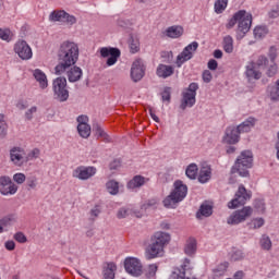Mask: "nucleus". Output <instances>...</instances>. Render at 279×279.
Segmentation results:
<instances>
[{"label": "nucleus", "instance_id": "49530a36", "mask_svg": "<svg viewBox=\"0 0 279 279\" xmlns=\"http://www.w3.org/2000/svg\"><path fill=\"white\" fill-rule=\"evenodd\" d=\"M272 101H279V80L276 82V88L270 92Z\"/></svg>", "mask_w": 279, "mask_h": 279}, {"label": "nucleus", "instance_id": "cd10ccee", "mask_svg": "<svg viewBox=\"0 0 279 279\" xmlns=\"http://www.w3.org/2000/svg\"><path fill=\"white\" fill-rule=\"evenodd\" d=\"M94 132L97 136V140L104 141L105 143H110V135L104 132V129L99 126V124L94 125Z\"/></svg>", "mask_w": 279, "mask_h": 279}, {"label": "nucleus", "instance_id": "2f4dec72", "mask_svg": "<svg viewBox=\"0 0 279 279\" xmlns=\"http://www.w3.org/2000/svg\"><path fill=\"white\" fill-rule=\"evenodd\" d=\"M129 49L131 53H138L141 51V41L136 37H131L129 40Z\"/></svg>", "mask_w": 279, "mask_h": 279}, {"label": "nucleus", "instance_id": "58836bf2", "mask_svg": "<svg viewBox=\"0 0 279 279\" xmlns=\"http://www.w3.org/2000/svg\"><path fill=\"white\" fill-rule=\"evenodd\" d=\"M265 226V219L263 218H254L248 223L251 230H258V228H263Z\"/></svg>", "mask_w": 279, "mask_h": 279}, {"label": "nucleus", "instance_id": "052dcab7", "mask_svg": "<svg viewBox=\"0 0 279 279\" xmlns=\"http://www.w3.org/2000/svg\"><path fill=\"white\" fill-rule=\"evenodd\" d=\"M268 56L270 58V62H275L276 58L278 57L276 47H270Z\"/></svg>", "mask_w": 279, "mask_h": 279}, {"label": "nucleus", "instance_id": "f3484780", "mask_svg": "<svg viewBox=\"0 0 279 279\" xmlns=\"http://www.w3.org/2000/svg\"><path fill=\"white\" fill-rule=\"evenodd\" d=\"M238 29L242 34H247L250 27H252V14L244 11L242 19L238 20Z\"/></svg>", "mask_w": 279, "mask_h": 279}, {"label": "nucleus", "instance_id": "e2e57ef3", "mask_svg": "<svg viewBox=\"0 0 279 279\" xmlns=\"http://www.w3.org/2000/svg\"><path fill=\"white\" fill-rule=\"evenodd\" d=\"M10 182H12V180L9 177H1L0 178V186H8V184H10Z\"/></svg>", "mask_w": 279, "mask_h": 279}, {"label": "nucleus", "instance_id": "f257e3e1", "mask_svg": "<svg viewBox=\"0 0 279 279\" xmlns=\"http://www.w3.org/2000/svg\"><path fill=\"white\" fill-rule=\"evenodd\" d=\"M59 63L54 68L56 75L66 73L80 58V48L77 44L65 41L61 44L58 52Z\"/></svg>", "mask_w": 279, "mask_h": 279}, {"label": "nucleus", "instance_id": "9d476101", "mask_svg": "<svg viewBox=\"0 0 279 279\" xmlns=\"http://www.w3.org/2000/svg\"><path fill=\"white\" fill-rule=\"evenodd\" d=\"M199 44L197 41H193L192 44L187 45L183 51L177 57L175 64L180 69L184 62H189L193 58V53L197 51Z\"/></svg>", "mask_w": 279, "mask_h": 279}, {"label": "nucleus", "instance_id": "5fc2aeb1", "mask_svg": "<svg viewBox=\"0 0 279 279\" xmlns=\"http://www.w3.org/2000/svg\"><path fill=\"white\" fill-rule=\"evenodd\" d=\"M63 23H69L70 25H75V23H77V20L75 19V16L70 15L69 13L65 12Z\"/></svg>", "mask_w": 279, "mask_h": 279}, {"label": "nucleus", "instance_id": "72a5a7b5", "mask_svg": "<svg viewBox=\"0 0 279 279\" xmlns=\"http://www.w3.org/2000/svg\"><path fill=\"white\" fill-rule=\"evenodd\" d=\"M243 16H245V11H239L236 12L233 17L228 22L227 24V28L228 29H232V27L234 25H236V23H239V20L243 19Z\"/></svg>", "mask_w": 279, "mask_h": 279}, {"label": "nucleus", "instance_id": "0e129e2a", "mask_svg": "<svg viewBox=\"0 0 279 279\" xmlns=\"http://www.w3.org/2000/svg\"><path fill=\"white\" fill-rule=\"evenodd\" d=\"M77 123H78V125H82V124L87 125L88 124V117L87 116H80L77 118Z\"/></svg>", "mask_w": 279, "mask_h": 279}, {"label": "nucleus", "instance_id": "aec40b11", "mask_svg": "<svg viewBox=\"0 0 279 279\" xmlns=\"http://www.w3.org/2000/svg\"><path fill=\"white\" fill-rule=\"evenodd\" d=\"M156 73L158 77H162L163 80H167V77H171V75L175 73V69L173 68V65L159 64L157 66Z\"/></svg>", "mask_w": 279, "mask_h": 279}, {"label": "nucleus", "instance_id": "e433bc0d", "mask_svg": "<svg viewBox=\"0 0 279 279\" xmlns=\"http://www.w3.org/2000/svg\"><path fill=\"white\" fill-rule=\"evenodd\" d=\"M197 165L192 163L186 168L185 174L190 178V180H195L197 178Z\"/></svg>", "mask_w": 279, "mask_h": 279}, {"label": "nucleus", "instance_id": "b1692460", "mask_svg": "<svg viewBox=\"0 0 279 279\" xmlns=\"http://www.w3.org/2000/svg\"><path fill=\"white\" fill-rule=\"evenodd\" d=\"M254 125H256V119L248 118L246 121H244L236 128V131L240 134H244L245 132H250V130H252Z\"/></svg>", "mask_w": 279, "mask_h": 279}, {"label": "nucleus", "instance_id": "dca6fc26", "mask_svg": "<svg viewBox=\"0 0 279 279\" xmlns=\"http://www.w3.org/2000/svg\"><path fill=\"white\" fill-rule=\"evenodd\" d=\"M145 76V64L141 59H137L133 62L131 68V77L133 82H141Z\"/></svg>", "mask_w": 279, "mask_h": 279}, {"label": "nucleus", "instance_id": "2eb2a0df", "mask_svg": "<svg viewBox=\"0 0 279 279\" xmlns=\"http://www.w3.org/2000/svg\"><path fill=\"white\" fill-rule=\"evenodd\" d=\"M95 173H97V168L80 166L73 171L72 175L78 180H90Z\"/></svg>", "mask_w": 279, "mask_h": 279}, {"label": "nucleus", "instance_id": "09e8293b", "mask_svg": "<svg viewBox=\"0 0 279 279\" xmlns=\"http://www.w3.org/2000/svg\"><path fill=\"white\" fill-rule=\"evenodd\" d=\"M36 112H38V108L37 107H32L31 109H28L25 112V119L27 121H32V119H34V114H36Z\"/></svg>", "mask_w": 279, "mask_h": 279}, {"label": "nucleus", "instance_id": "423d86ee", "mask_svg": "<svg viewBox=\"0 0 279 279\" xmlns=\"http://www.w3.org/2000/svg\"><path fill=\"white\" fill-rule=\"evenodd\" d=\"M52 90L59 101H66L69 99V89L66 88V77L59 76L52 82Z\"/></svg>", "mask_w": 279, "mask_h": 279}, {"label": "nucleus", "instance_id": "69168bd1", "mask_svg": "<svg viewBox=\"0 0 279 279\" xmlns=\"http://www.w3.org/2000/svg\"><path fill=\"white\" fill-rule=\"evenodd\" d=\"M99 213H101V210L99 209V206H96L94 209H92L90 210L92 219L99 217Z\"/></svg>", "mask_w": 279, "mask_h": 279}, {"label": "nucleus", "instance_id": "1a4fd4ad", "mask_svg": "<svg viewBox=\"0 0 279 279\" xmlns=\"http://www.w3.org/2000/svg\"><path fill=\"white\" fill-rule=\"evenodd\" d=\"M124 269L130 276H134L135 278L143 276V264L141 263V259L136 257H128L124 260Z\"/></svg>", "mask_w": 279, "mask_h": 279}, {"label": "nucleus", "instance_id": "4468645a", "mask_svg": "<svg viewBox=\"0 0 279 279\" xmlns=\"http://www.w3.org/2000/svg\"><path fill=\"white\" fill-rule=\"evenodd\" d=\"M11 162L16 167H23L27 162V154L21 147H14L10 150Z\"/></svg>", "mask_w": 279, "mask_h": 279}, {"label": "nucleus", "instance_id": "f8f14e48", "mask_svg": "<svg viewBox=\"0 0 279 279\" xmlns=\"http://www.w3.org/2000/svg\"><path fill=\"white\" fill-rule=\"evenodd\" d=\"M197 88H199L197 83H191L187 90L183 93V102L181 105L183 110L186 108V106L191 108L195 105V95H197Z\"/></svg>", "mask_w": 279, "mask_h": 279}, {"label": "nucleus", "instance_id": "603ef678", "mask_svg": "<svg viewBox=\"0 0 279 279\" xmlns=\"http://www.w3.org/2000/svg\"><path fill=\"white\" fill-rule=\"evenodd\" d=\"M162 101H171V87H166L161 93Z\"/></svg>", "mask_w": 279, "mask_h": 279}, {"label": "nucleus", "instance_id": "338daca9", "mask_svg": "<svg viewBox=\"0 0 279 279\" xmlns=\"http://www.w3.org/2000/svg\"><path fill=\"white\" fill-rule=\"evenodd\" d=\"M189 265H191V259L185 258L183 262V265H181V270H183L185 272L186 269H189Z\"/></svg>", "mask_w": 279, "mask_h": 279}, {"label": "nucleus", "instance_id": "39448f33", "mask_svg": "<svg viewBox=\"0 0 279 279\" xmlns=\"http://www.w3.org/2000/svg\"><path fill=\"white\" fill-rule=\"evenodd\" d=\"M186 193H189V187L182 181L174 182V190L171 194L163 201V206L166 208H175V205L179 202H182L184 197H186Z\"/></svg>", "mask_w": 279, "mask_h": 279}, {"label": "nucleus", "instance_id": "c9c22d12", "mask_svg": "<svg viewBox=\"0 0 279 279\" xmlns=\"http://www.w3.org/2000/svg\"><path fill=\"white\" fill-rule=\"evenodd\" d=\"M108 193L110 195H118L119 194V182L111 180L106 184Z\"/></svg>", "mask_w": 279, "mask_h": 279}, {"label": "nucleus", "instance_id": "c85d7f7f", "mask_svg": "<svg viewBox=\"0 0 279 279\" xmlns=\"http://www.w3.org/2000/svg\"><path fill=\"white\" fill-rule=\"evenodd\" d=\"M114 271H117V265L110 263L107 267L102 270V278L104 279H114Z\"/></svg>", "mask_w": 279, "mask_h": 279}, {"label": "nucleus", "instance_id": "13d9d810", "mask_svg": "<svg viewBox=\"0 0 279 279\" xmlns=\"http://www.w3.org/2000/svg\"><path fill=\"white\" fill-rule=\"evenodd\" d=\"M13 180L17 184H23V182H25V175L23 173H16L13 175Z\"/></svg>", "mask_w": 279, "mask_h": 279}, {"label": "nucleus", "instance_id": "393cba45", "mask_svg": "<svg viewBox=\"0 0 279 279\" xmlns=\"http://www.w3.org/2000/svg\"><path fill=\"white\" fill-rule=\"evenodd\" d=\"M195 252H197V240H195L194 238H190L185 243L184 253L187 256H193Z\"/></svg>", "mask_w": 279, "mask_h": 279}, {"label": "nucleus", "instance_id": "a18cd8bd", "mask_svg": "<svg viewBox=\"0 0 279 279\" xmlns=\"http://www.w3.org/2000/svg\"><path fill=\"white\" fill-rule=\"evenodd\" d=\"M3 119H5V117L0 114V136H5V131L8 130V124Z\"/></svg>", "mask_w": 279, "mask_h": 279}, {"label": "nucleus", "instance_id": "c756f323", "mask_svg": "<svg viewBox=\"0 0 279 279\" xmlns=\"http://www.w3.org/2000/svg\"><path fill=\"white\" fill-rule=\"evenodd\" d=\"M16 191H19V186H16L12 181L3 187H0V193L2 195H14Z\"/></svg>", "mask_w": 279, "mask_h": 279}, {"label": "nucleus", "instance_id": "473e14b6", "mask_svg": "<svg viewBox=\"0 0 279 279\" xmlns=\"http://www.w3.org/2000/svg\"><path fill=\"white\" fill-rule=\"evenodd\" d=\"M223 50L226 53H232V51H234V40L231 36H226L223 38Z\"/></svg>", "mask_w": 279, "mask_h": 279}, {"label": "nucleus", "instance_id": "680f3d73", "mask_svg": "<svg viewBox=\"0 0 279 279\" xmlns=\"http://www.w3.org/2000/svg\"><path fill=\"white\" fill-rule=\"evenodd\" d=\"M4 247L9 252H13V250H15V247H16V243H14V241H8V242H5Z\"/></svg>", "mask_w": 279, "mask_h": 279}, {"label": "nucleus", "instance_id": "f704fd0d", "mask_svg": "<svg viewBox=\"0 0 279 279\" xmlns=\"http://www.w3.org/2000/svg\"><path fill=\"white\" fill-rule=\"evenodd\" d=\"M77 132L82 138H88L90 136V125L88 124H78Z\"/></svg>", "mask_w": 279, "mask_h": 279}, {"label": "nucleus", "instance_id": "a19ab883", "mask_svg": "<svg viewBox=\"0 0 279 279\" xmlns=\"http://www.w3.org/2000/svg\"><path fill=\"white\" fill-rule=\"evenodd\" d=\"M13 36L14 35L12 34V31H10L9 28H0L1 40H5L7 43H10Z\"/></svg>", "mask_w": 279, "mask_h": 279}, {"label": "nucleus", "instance_id": "9b49d317", "mask_svg": "<svg viewBox=\"0 0 279 279\" xmlns=\"http://www.w3.org/2000/svg\"><path fill=\"white\" fill-rule=\"evenodd\" d=\"M14 52L21 58V60H32L34 52H32V47L25 40H19L14 45Z\"/></svg>", "mask_w": 279, "mask_h": 279}, {"label": "nucleus", "instance_id": "bb28decb", "mask_svg": "<svg viewBox=\"0 0 279 279\" xmlns=\"http://www.w3.org/2000/svg\"><path fill=\"white\" fill-rule=\"evenodd\" d=\"M228 256H229V260L231 263H239V260L245 259V253H243L239 248L231 250V252H229Z\"/></svg>", "mask_w": 279, "mask_h": 279}, {"label": "nucleus", "instance_id": "6ab92c4d", "mask_svg": "<svg viewBox=\"0 0 279 279\" xmlns=\"http://www.w3.org/2000/svg\"><path fill=\"white\" fill-rule=\"evenodd\" d=\"M239 131L232 126H229L226 130V135L223 137V141L228 144V145H235V143H239Z\"/></svg>", "mask_w": 279, "mask_h": 279}, {"label": "nucleus", "instance_id": "ea45409f", "mask_svg": "<svg viewBox=\"0 0 279 279\" xmlns=\"http://www.w3.org/2000/svg\"><path fill=\"white\" fill-rule=\"evenodd\" d=\"M226 8H228V0H216L215 12L217 14H221V12H223V10H226Z\"/></svg>", "mask_w": 279, "mask_h": 279}, {"label": "nucleus", "instance_id": "0eeeda50", "mask_svg": "<svg viewBox=\"0 0 279 279\" xmlns=\"http://www.w3.org/2000/svg\"><path fill=\"white\" fill-rule=\"evenodd\" d=\"M252 198V192H247L244 185H240L234 198L228 203V208L234 209L239 208V206H245L248 199Z\"/></svg>", "mask_w": 279, "mask_h": 279}, {"label": "nucleus", "instance_id": "774afa93", "mask_svg": "<svg viewBox=\"0 0 279 279\" xmlns=\"http://www.w3.org/2000/svg\"><path fill=\"white\" fill-rule=\"evenodd\" d=\"M245 277V272H243V270H238L234 275L233 278L234 279H243Z\"/></svg>", "mask_w": 279, "mask_h": 279}, {"label": "nucleus", "instance_id": "5701e85b", "mask_svg": "<svg viewBox=\"0 0 279 279\" xmlns=\"http://www.w3.org/2000/svg\"><path fill=\"white\" fill-rule=\"evenodd\" d=\"M182 34H184V28L182 26L174 25L166 29V36H168V38H180Z\"/></svg>", "mask_w": 279, "mask_h": 279}, {"label": "nucleus", "instance_id": "a211bd4d", "mask_svg": "<svg viewBox=\"0 0 279 279\" xmlns=\"http://www.w3.org/2000/svg\"><path fill=\"white\" fill-rule=\"evenodd\" d=\"M33 76L36 80V82L39 84V88L45 90L49 86V80H47V74L43 72L40 69H36L33 71Z\"/></svg>", "mask_w": 279, "mask_h": 279}, {"label": "nucleus", "instance_id": "6e6552de", "mask_svg": "<svg viewBox=\"0 0 279 279\" xmlns=\"http://www.w3.org/2000/svg\"><path fill=\"white\" fill-rule=\"evenodd\" d=\"M252 213H254V209L252 207L246 206L242 209L235 210L232 213V215L227 219V223L229 226H239V223H243L248 217H252Z\"/></svg>", "mask_w": 279, "mask_h": 279}, {"label": "nucleus", "instance_id": "3c124183", "mask_svg": "<svg viewBox=\"0 0 279 279\" xmlns=\"http://www.w3.org/2000/svg\"><path fill=\"white\" fill-rule=\"evenodd\" d=\"M40 156V149L34 148L28 155H26V160L29 162V160H34V158H38Z\"/></svg>", "mask_w": 279, "mask_h": 279}, {"label": "nucleus", "instance_id": "37998d69", "mask_svg": "<svg viewBox=\"0 0 279 279\" xmlns=\"http://www.w3.org/2000/svg\"><path fill=\"white\" fill-rule=\"evenodd\" d=\"M259 243L263 250H271V239H269V236L263 235Z\"/></svg>", "mask_w": 279, "mask_h": 279}, {"label": "nucleus", "instance_id": "4c0bfd02", "mask_svg": "<svg viewBox=\"0 0 279 279\" xmlns=\"http://www.w3.org/2000/svg\"><path fill=\"white\" fill-rule=\"evenodd\" d=\"M66 16V12L64 11H53L51 14H50V21H54V22H62L64 23V17Z\"/></svg>", "mask_w": 279, "mask_h": 279}, {"label": "nucleus", "instance_id": "a878e982", "mask_svg": "<svg viewBox=\"0 0 279 279\" xmlns=\"http://www.w3.org/2000/svg\"><path fill=\"white\" fill-rule=\"evenodd\" d=\"M210 215H213V205L203 203L196 214V217L197 219H202V217H210Z\"/></svg>", "mask_w": 279, "mask_h": 279}, {"label": "nucleus", "instance_id": "7c9ffc66", "mask_svg": "<svg viewBox=\"0 0 279 279\" xmlns=\"http://www.w3.org/2000/svg\"><path fill=\"white\" fill-rule=\"evenodd\" d=\"M145 184V178L142 175H136L128 183L129 189H138Z\"/></svg>", "mask_w": 279, "mask_h": 279}, {"label": "nucleus", "instance_id": "c03bdc74", "mask_svg": "<svg viewBox=\"0 0 279 279\" xmlns=\"http://www.w3.org/2000/svg\"><path fill=\"white\" fill-rule=\"evenodd\" d=\"M254 36H255V38H264V36H267V27H265V26H257L254 29Z\"/></svg>", "mask_w": 279, "mask_h": 279}, {"label": "nucleus", "instance_id": "bf43d9fd", "mask_svg": "<svg viewBox=\"0 0 279 279\" xmlns=\"http://www.w3.org/2000/svg\"><path fill=\"white\" fill-rule=\"evenodd\" d=\"M207 66L210 71H217V68L219 66V63H217V60L210 59L207 63Z\"/></svg>", "mask_w": 279, "mask_h": 279}, {"label": "nucleus", "instance_id": "864d4df0", "mask_svg": "<svg viewBox=\"0 0 279 279\" xmlns=\"http://www.w3.org/2000/svg\"><path fill=\"white\" fill-rule=\"evenodd\" d=\"M14 239L17 243H27V236L23 232L15 233Z\"/></svg>", "mask_w": 279, "mask_h": 279}, {"label": "nucleus", "instance_id": "412c9836", "mask_svg": "<svg viewBox=\"0 0 279 279\" xmlns=\"http://www.w3.org/2000/svg\"><path fill=\"white\" fill-rule=\"evenodd\" d=\"M211 175H213V171L210 169V166L208 165L202 166L198 173V182H201V184H206V182L210 180Z\"/></svg>", "mask_w": 279, "mask_h": 279}, {"label": "nucleus", "instance_id": "20e7f679", "mask_svg": "<svg viewBox=\"0 0 279 279\" xmlns=\"http://www.w3.org/2000/svg\"><path fill=\"white\" fill-rule=\"evenodd\" d=\"M252 162H254L252 151H242L238 157L235 165L231 169V173H239V175H242V178H247V175H250V171H247V169H252Z\"/></svg>", "mask_w": 279, "mask_h": 279}, {"label": "nucleus", "instance_id": "de8ad7c7", "mask_svg": "<svg viewBox=\"0 0 279 279\" xmlns=\"http://www.w3.org/2000/svg\"><path fill=\"white\" fill-rule=\"evenodd\" d=\"M129 215H132V210L123 207L118 211V219H125Z\"/></svg>", "mask_w": 279, "mask_h": 279}, {"label": "nucleus", "instance_id": "f03ea898", "mask_svg": "<svg viewBox=\"0 0 279 279\" xmlns=\"http://www.w3.org/2000/svg\"><path fill=\"white\" fill-rule=\"evenodd\" d=\"M267 64H269V60H267V57H258L256 62H251L247 64L246 77L248 80H260V77L263 76V73L258 71L260 66H265L267 69L266 75H268V77H274V75L278 73V65L276 64V62H270L269 66H267Z\"/></svg>", "mask_w": 279, "mask_h": 279}, {"label": "nucleus", "instance_id": "ddd939ff", "mask_svg": "<svg viewBox=\"0 0 279 279\" xmlns=\"http://www.w3.org/2000/svg\"><path fill=\"white\" fill-rule=\"evenodd\" d=\"M100 56L107 59V66H112L117 64L119 58H121V50L119 48H101Z\"/></svg>", "mask_w": 279, "mask_h": 279}, {"label": "nucleus", "instance_id": "79ce46f5", "mask_svg": "<svg viewBox=\"0 0 279 279\" xmlns=\"http://www.w3.org/2000/svg\"><path fill=\"white\" fill-rule=\"evenodd\" d=\"M170 279H186V272L180 268H175L170 275Z\"/></svg>", "mask_w": 279, "mask_h": 279}, {"label": "nucleus", "instance_id": "7ed1b4c3", "mask_svg": "<svg viewBox=\"0 0 279 279\" xmlns=\"http://www.w3.org/2000/svg\"><path fill=\"white\" fill-rule=\"evenodd\" d=\"M171 241V235L167 232L157 231L150 238V244L146 248V258L153 260V258H158L165 252V247L169 245Z\"/></svg>", "mask_w": 279, "mask_h": 279}, {"label": "nucleus", "instance_id": "6e6d98bb", "mask_svg": "<svg viewBox=\"0 0 279 279\" xmlns=\"http://www.w3.org/2000/svg\"><path fill=\"white\" fill-rule=\"evenodd\" d=\"M213 81V73H210L208 70H205L203 72V82H206V84H209V82Z\"/></svg>", "mask_w": 279, "mask_h": 279}, {"label": "nucleus", "instance_id": "4be33fe9", "mask_svg": "<svg viewBox=\"0 0 279 279\" xmlns=\"http://www.w3.org/2000/svg\"><path fill=\"white\" fill-rule=\"evenodd\" d=\"M69 82H80L82 80V69L73 66L66 71Z\"/></svg>", "mask_w": 279, "mask_h": 279}, {"label": "nucleus", "instance_id": "8fccbe9b", "mask_svg": "<svg viewBox=\"0 0 279 279\" xmlns=\"http://www.w3.org/2000/svg\"><path fill=\"white\" fill-rule=\"evenodd\" d=\"M12 225V218H2L0 220V234L3 232V228Z\"/></svg>", "mask_w": 279, "mask_h": 279}, {"label": "nucleus", "instance_id": "4d7b16f0", "mask_svg": "<svg viewBox=\"0 0 279 279\" xmlns=\"http://www.w3.org/2000/svg\"><path fill=\"white\" fill-rule=\"evenodd\" d=\"M156 271H158V265L151 264L148 266V276H150V278H154V276H156Z\"/></svg>", "mask_w": 279, "mask_h": 279}]
</instances>
